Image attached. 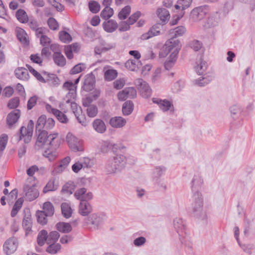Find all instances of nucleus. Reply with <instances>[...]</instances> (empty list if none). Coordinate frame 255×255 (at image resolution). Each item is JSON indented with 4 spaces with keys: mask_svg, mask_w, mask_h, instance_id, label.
<instances>
[{
    "mask_svg": "<svg viewBox=\"0 0 255 255\" xmlns=\"http://www.w3.org/2000/svg\"><path fill=\"white\" fill-rule=\"evenodd\" d=\"M37 138L35 144L36 149H40L46 146H51L54 149H57L60 146L61 140L58 137L57 133L48 134L46 130L37 131L36 132Z\"/></svg>",
    "mask_w": 255,
    "mask_h": 255,
    "instance_id": "nucleus-1",
    "label": "nucleus"
},
{
    "mask_svg": "<svg viewBox=\"0 0 255 255\" xmlns=\"http://www.w3.org/2000/svg\"><path fill=\"white\" fill-rule=\"evenodd\" d=\"M192 214L196 218L204 220L206 218V213L203 208V195H192Z\"/></svg>",
    "mask_w": 255,
    "mask_h": 255,
    "instance_id": "nucleus-2",
    "label": "nucleus"
},
{
    "mask_svg": "<svg viewBox=\"0 0 255 255\" xmlns=\"http://www.w3.org/2000/svg\"><path fill=\"white\" fill-rule=\"evenodd\" d=\"M180 47V41L174 38V37H170L169 39L166 41L161 49L159 56L160 57H165L171 52L170 56L174 57H177Z\"/></svg>",
    "mask_w": 255,
    "mask_h": 255,
    "instance_id": "nucleus-3",
    "label": "nucleus"
},
{
    "mask_svg": "<svg viewBox=\"0 0 255 255\" xmlns=\"http://www.w3.org/2000/svg\"><path fill=\"white\" fill-rule=\"evenodd\" d=\"M127 163L126 157L123 155H117L110 158L107 162L106 170L108 173H114L120 171Z\"/></svg>",
    "mask_w": 255,
    "mask_h": 255,
    "instance_id": "nucleus-4",
    "label": "nucleus"
},
{
    "mask_svg": "<svg viewBox=\"0 0 255 255\" xmlns=\"http://www.w3.org/2000/svg\"><path fill=\"white\" fill-rule=\"evenodd\" d=\"M105 219L104 214L93 213L84 219V225L91 230H97L101 228Z\"/></svg>",
    "mask_w": 255,
    "mask_h": 255,
    "instance_id": "nucleus-5",
    "label": "nucleus"
},
{
    "mask_svg": "<svg viewBox=\"0 0 255 255\" xmlns=\"http://www.w3.org/2000/svg\"><path fill=\"white\" fill-rule=\"evenodd\" d=\"M203 183V179L199 173L195 174L190 182V186L192 195H202L200 189Z\"/></svg>",
    "mask_w": 255,
    "mask_h": 255,
    "instance_id": "nucleus-6",
    "label": "nucleus"
},
{
    "mask_svg": "<svg viewBox=\"0 0 255 255\" xmlns=\"http://www.w3.org/2000/svg\"><path fill=\"white\" fill-rule=\"evenodd\" d=\"M208 10L209 6L207 5L196 7L191 11L190 19L193 21L201 20L207 13Z\"/></svg>",
    "mask_w": 255,
    "mask_h": 255,
    "instance_id": "nucleus-7",
    "label": "nucleus"
},
{
    "mask_svg": "<svg viewBox=\"0 0 255 255\" xmlns=\"http://www.w3.org/2000/svg\"><path fill=\"white\" fill-rule=\"evenodd\" d=\"M17 247V240L14 237L10 238L4 242L3 250L6 255H11L16 251Z\"/></svg>",
    "mask_w": 255,
    "mask_h": 255,
    "instance_id": "nucleus-8",
    "label": "nucleus"
},
{
    "mask_svg": "<svg viewBox=\"0 0 255 255\" xmlns=\"http://www.w3.org/2000/svg\"><path fill=\"white\" fill-rule=\"evenodd\" d=\"M135 84L143 98H147L151 96V90L145 81L141 79H137Z\"/></svg>",
    "mask_w": 255,
    "mask_h": 255,
    "instance_id": "nucleus-9",
    "label": "nucleus"
},
{
    "mask_svg": "<svg viewBox=\"0 0 255 255\" xmlns=\"http://www.w3.org/2000/svg\"><path fill=\"white\" fill-rule=\"evenodd\" d=\"M173 225L178 234L181 243L186 244V241L188 237L184 238L182 235L185 231V225L183 221L180 218H176L173 221Z\"/></svg>",
    "mask_w": 255,
    "mask_h": 255,
    "instance_id": "nucleus-10",
    "label": "nucleus"
},
{
    "mask_svg": "<svg viewBox=\"0 0 255 255\" xmlns=\"http://www.w3.org/2000/svg\"><path fill=\"white\" fill-rule=\"evenodd\" d=\"M23 191L25 193L26 199L29 201L35 200L39 196V192L34 185H24Z\"/></svg>",
    "mask_w": 255,
    "mask_h": 255,
    "instance_id": "nucleus-11",
    "label": "nucleus"
},
{
    "mask_svg": "<svg viewBox=\"0 0 255 255\" xmlns=\"http://www.w3.org/2000/svg\"><path fill=\"white\" fill-rule=\"evenodd\" d=\"M66 140L70 148L74 151H82L83 148L81 145L78 139L71 133H68L66 136Z\"/></svg>",
    "mask_w": 255,
    "mask_h": 255,
    "instance_id": "nucleus-12",
    "label": "nucleus"
},
{
    "mask_svg": "<svg viewBox=\"0 0 255 255\" xmlns=\"http://www.w3.org/2000/svg\"><path fill=\"white\" fill-rule=\"evenodd\" d=\"M152 102L157 104L160 109L163 112H166L168 110H170L171 111H173V105L167 100H162L158 98H154L152 99Z\"/></svg>",
    "mask_w": 255,
    "mask_h": 255,
    "instance_id": "nucleus-13",
    "label": "nucleus"
},
{
    "mask_svg": "<svg viewBox=\"0 0 255 255\" xmlns=\"http://www.w3.org/2000/svg\"><path fill=\"white\" fill-rule=\"evenodd\" d=\"M92 211V207L91 204L85 200L80 201L79 205L78 212L83 216H88Z\"/></svg>",
    "mask_w": 255,
    "mask_h": 255,
    "instance_id": "nucleus-14",
    "label": "nucleus"
},
{
    "mask_svg": "<svg viewBox=\"0 0 255 255\" xmlns=\"http://www.w3.org/2000/svg\"><path fill=\"white\" fill-rule=\"evenodd\" d=\"M214 74L212 73L203 74V76L194 81V84L202 87L209 83L214 78Z\"/></svg>",
    "mask_w": 255,
    "mask_h": 255,
    "instance_id": "nucleus-15",
    "label": "nucleus"
},
{
    "mask_svg": "<svg viewBox=\"0 0 255 255\" xmlns=\"http://www.w3.org/2000/svg\"><path fill=\"white\" fill-rule=\"evenodd\" d=\"M95 82V79L94 75L92 73L87 75L84 80L83 89L86 91H91L94 88Z\"/></svg>",
    "mask_w": 255,
    "mask_h": 255,
    "instance_id": "nucleus-16",
    "label": "nucleus"
},
{
    "mask_svg": "<svg viewBox=\"0 0 255 255\" xmlns=\"http://www.w3.org/2000/svg\"><path fill=\"white\" fill-rule=\"evenodd\" d=\"M58 181L56 178L53 177L49 179L43 189V192L46 193L50 191H54L58 189Z\"/></svg>",
    "mask_w": 255,
    "mask_h": 255,
    "instance_id": "nucleus-17",
    "label": "nucleus"
},
{
    "mask_svg": "<svg viewBox=\"0 0 255 255\" xmlns=\"http://www.w3.org/2000/svg\"><path fill=\"white\" fill-rule=\"evenodd\" d=\"M156 14L162 24L166 23L170 18L169 11L164 8H158L156 10Z\"/></svg>",
    "mask_w": 255,
    "mask_h": 255,
    "instance_id": "nucleus-18",
    "label": "nucleus"
},
{
    "mask_svg": "<svg viewBox=\"0 0 255 255\" xmlns=\"http://www.w3.org/2000/svg\"><path fill=\"white\" fill-rule=\"evenodd\" d=\"M20 112L19 110H15L10 113L7 116L6 122L9 127L15 124L20 117Z\"/></svg>",
    "mask_w": 255,
    "mask_h": 255,
    "instance_id": "nucleus-19",
    "label": "nucleus"
},
{
    "mask_svg": "<svg viewBox=\"0 0 255 255\" xmlns=\"http://www.w3.org/2000/svg\"><path fill=\"white\" fill-rule=\"evenodd\" d=\"M70 161L71 158L69 156L64 158L61 160L60 164L55 167L54 171L57 174L61 173L66 169Z\"/></svg>",
    "mask_w": 255,
    "mask_h": 255,
    "instance_id": "nucleus-20",
    "label": "nucleus"
},
{
    "mask_svg": "<svg viewBox=\"0 0 255 255\" xmlns=\"http://www.w3.org/2000/svg\"><path fill=\"white\" fill-rule=\"evenodd\" d=\"M93 127L94 129L99 133H103L106 130V126L104 122L101 119H97L95 120L92 123Z\"/></svg>",
    "mask_w": 255,
    "mask_h": 255,
    "instance_id": "nucleus-21",
    "label": "nucleus"
},
{
    "mask_svg": "<svg viewBox=\"0 0 255 255\" xmlns=\"http://www.w3.org/2000/svg\"><path fill=\"white\" fill-rule=\"evenodd\" d=\"M43 76H45V83H48L49 84L55 86L59 84V79L57 76L53 74H50L47 72H42Z\"/></svg>",
    "mask_w": 255,
    "mask_h": 255,
    "instance_id": "nucleus-22",
    "label": "nucleus"
},
{
    "mask_svg": "<svg viewBox=\"0 0 255 255\" xmlns=\"http://www.w3.org/2000/svg\"><path fill=\"white\" fill-rule=\"evenodd\" d=\"M126 120L121 117H115L110 120V125L115 128H123L126 124Z\"/></svg>",
    "mask_w": 255,
    "mask_h": 255,
    "instance_id": "nucleus-23",
    "label": "nucleus"
},
{
    "mask_svg": "<svg viewBox=\"0 0 255 255\" xmlns=\"http://www.w3.org/2000/svg\"><path fill=\"white\" fill-rule=\"evenodd\" d=\"M46 149L43 152V155L44 157L47 158L50 161H52L58 156V152L56 151V149H54L51 146L45 147Z\"/></svg>",
    "mask_w": 255,
    "mask_h": 255,
    "instance_id": "nucleus-24",
    "label": "nucleus"
},
{
    "mask_svg": "<svg viewBox=\"0 0 255 255\" xmlns=\"http://www.w3.org/2000/svg\"><path fill=\"white\" fill-rule=\"evenodd\" d=\"M220 20V15L218 12L211 16L205 24L206 28L214 27L218 25Z\"/></svg>",
    "mask_w": 255,
    "mask_h": 255,
    "instance_id": "nucleus-25",
    "label": "nucleus"
},
{
    "mask_svg": "<svg viewBox=\"0 0 255 255\" xmlns=\"http://www.w3.org/2000/svg\"><path fill=\"white\" fill-rule=\"evenodd\" d=\"M166 170V168L163 166L155 167L152 172V179L153 181L154 182L160 179V177L163 174Z\"/></svg>",
    "mask_w": 255,
    "mask_h": 255,
    "instance_id": "nucleus-26",
    "label": "nucleus"
},
{
    "mask_svg": "<svg viewBox=\"0 0 255 255\" xmlns=\"http://www.w3.org/2000/svg\"><path fill=\"white\" fill-rule=\"evenodd\" d=\"M16 77L22 80H27L29 79V73L28 70L23 67L18 68L15 71Z\"/></svg>",
    "mask_w": 255,
    "mask_h": 255,
    "instance_id": "nucleus-27",
    "label": "nucleus"
},
{
    "mask_svg": "<svg viewBox=\"0 0 255 255\" xmlns=\"http://www.w3.org/2000/svg\"><path fill=\"white\" fill-rule=\"evenodd\" d=\"M186 31V28L183 26H179L174 29H171L169 34L171 37H176L182 36Z\"/></svg>",
    "mask_w": 255,
    "mask_h": 255,
    "instance_id": "nucleus-28",
    "label": "nucleus"
},
{
    "mask_svg": "<svg viewBox=\"0 0 255 255\" xmlns=\"http://www.w3.org/2000/svg\"><path fill=\"white\" fill-rule=\"evenodd\" d=\"M56 226L57 230L62 233H69L72 230L71 224L68 223L59 222L56 224Z\"/></svg>",
    "mask_w": 255,
    "mask_h": 255,
    "instance_id": "nucleus-29",
    "label": "nucleus"
},
{
    "mask_svg": "<svg viewBox=\"0 0 255 255\" xmlns=\"http://www.w3.org/2000/svg\"><path fill=\"white\" fill-rule=\"evenodd\" d=\"M55 63L59 66H64L66 64V59L60 52H55L53 55Z\"/></svg>",
    "mask_w": 255,
    "mask_h": 255,
    "instance_id": "nucleus-30",
    "label": "nucleus"
},
{
    "mask_svg": "<svg viewBox=\"0 0 255 255\" xmlns=\"http://www.w3.org/2000/svg\"><path fill=\"white\" fill-rule=\"evenodd\" d=\"M207 67V64L206 62L204 61L201 58L197 61L195 70L199 75H203L206 71Z\"/></svg>",
    "mask_w": 255,
    "mask_h": 255,
    "instance_id": "nucleus-31",
    "label": "nucleus"
},
{
    "mask_svg": "<svg viewBox=\"0 0 255 255\" xmlns=\"http://www.w3.org/2000/svg\"><path fill=\"white\" fill-rule=\"evenodd\" d=\"M46 121L47 117L45 115H41L38 118L36 124V132H37V131L45 130Z\"/></svg>",
    "mask_w": 255,
    "mask_h": 255,
    "instance_id": "nucleus-32",
    "label": "nucleus"
},
{
    "mask_svg": "<svg viewBox=\"0 0 255 255\" xmlns=\"http://www.w3.org/2000/svg\"><path fill=\"white\" fill-rule=\"evenodd\" d=\"M104 77L106 81H111L115 79L118 76V72L115 69L106 70V67L104 68Z\"/></svg>",
    "mask_w": 255,
    "mask_h": 255,
    "instance_id": "nucleus-33",
    "label": "nucleus"
},
{
    "mask_svg": "<svg viewBox=\"0 0 255 255\" xmlns=\"http://www.w3.org/2000/svg\"><path fill=\"white\" fill-rule=\"evenodd\" d=\"M118 25L117 22L114 20H109L103 24V27L105 31L108 32H112L118 28Z\"/></svg>",
    "mask_w": 255,
    "mask_h": 255,
    "instance_id": "nucleus-34",
    "label": "nucleus"
},
{
    "mask_svg": "<svg viewBox=\"0 0 255 255\" xmlns=\"http://www.w3.org/2000/svg\"><path fill=\"white\" fill-rule=\"evenodd\" d=\"M17 37L18 39L23 44L25 45L29 44V40L27 38V35L25 31L22 28H18L16 30Z\"/></svg>",
    "mask_w": 255,
    "mask_h": 255,
    "instance_id": "nucleus-35",
    "label": "nucleus"
},
{
    "mask_svg": "<svg viewBox=\"0 0 255 255\" xmlns=\"http://www.w3.org/2000/svg\"><path fill=\"white\" fill-rule=\"evenodd\" d=\"M61 208L62 214L65 218H69L72 216V210L69 203L66 202L62 203Z\"/></svg>",
    "mask_w": 255,
    "mask_h": 255,
    "instance_id": "nucleus-36",
    "label": "nucleus"
},
{
    "mask_svg": "<svg viewBox=\"0 0 255 255\" xmlns=\"http://www.w3.org/2000/svg\"><path fill=\"white\" fill-rule=\"evenodd\" d=\"M17 20L23 23H26L28 21V15L25 11L22 9H19L15 14Z\"/></svg>",
    "mask_w": 255,
    "mask_h": 255,
    "instance_id": "nucleus-37",
    "label": "nucleus"
},
{
    "mask_svg": "<svg viewBox=\"0 0 255 255\" xmlns=\"http://www.w3.org/2000/svg\"><path fill=\"white\" fill-rule=\"evenodd\" d=\"M133 104L130 101H127L123 106L122 111L125 116L130 115L133 111Z\"/></svg>",
    "mask_w": 255,
    "mask_h": 255,
    "instance_id": "nucleus-38",
    "label": "nucleus"
},
{
    "mask_svg": "<svg viewBox=\"0 0 255 255\" xmlns=\"http://www.w3.org/2000/svg\"><path fill=\"white\" fill-rule=\"evenodd\" d=\"M42 211L44 213L47 214V216L51 217L53 216L54 213V208L52 204L50 202H46L44 203L43 206Z\"/></svg>",
    "mask_w": 255,
    "mask_h": 255,
    "instance_id": "nucleus-39",
    "label": "nucleus"
},
{
    "mask_svg": "<svg viewBox=\"0 0 255 255\" xmlns=\"http://www.w3.org/2000/svg\"><path fill=\"white\" fill-rule=\"evenodd\" d=\"M47 241V232L45 230H42L41 231L37 238V242L38 245L41 247L42 246L46 241Z\"/></svg>",
    "mask_w": 255,
    "mask_h": 255,
    "instance_id": "nucleus-40",
    "label": "nucleus"
},
{
    "mask_svg": "<svg viewBox=\"0 0 255 255\" xmlns=\"http://www.w3.org/2000/svg\"><path fill=\"white\" fill-rule=\"evenodd\" d=\"M23 132H26V134L25 135L24 137H22L24 139V142L25 143H29L32 137V130L30 129H27V128L24 127H21L20 128V133L23 135Z\"/></svg>",
    "mask_w": 255,
    "mask_h": 255,
    "instance_id": "nucleus-41",
    "label": "nucleus"
},
{
    "mask_svg": "<svg viewBox=\"0 0 255 255\" xmlns=\"http://www.w3.org/2000/svg\"><path fill=\"white\" fill-rule=\"evenodd\" d=\"M37 222L41 225H45L47 223V216L42 211H37L36 213Z\"/></svg>",
    "mask_w": 255,
    "mask_h": 255,
    "instance_id": "nucleus-42",
    "label": "nucleus"
},
{
    "mask_svg": "<svg viewBox=\"0 0 255 255\" xmlns=\"http://www.w3.org/2000/svg\"><path fill=\"white\" fill-rule=\"evenodd\" d=\"M139 62L134 59H129L125 63V67L130 71H136Z\"/></svg>",
    "mask_w": 255,
    "mask_h": 255,
    "instance_id": "nucleus-43",
    "label": "nucleus"
},
{
    "mask_svg": "<svg viewBox=\"0 0 255 255\" xmlns=\"http://www.w3.org/2000/svg\"><path fill=\"white\" fill-rule=\"evenodd\" d=\"M22 226L26 231V235L31 231L32 227V221L30 216H25L22 221Z\"/></svg>",
    "mask_w": 255,
    "mask_h": 255,
    "instance_id": "nucleus-44",
    "label": "nucleus"
},
{
    "mask_svg": "<svg viewBox=\"0 0 255 255\" xmlns=\"http://www.w3.org/2000/svg\"><path fill=\"white\" fill-rule=\"evenodd\" d=\"M99 96V93H98L96 94L92 95L83 99L82 100L83 106L89 107V106L91 105V104L92 103L93 100H96Z\"/></svg>",
    "mask_w": 255,
    "mask_h": 255,
    "instance_id": "nucleus-45",
    "label": "nucleus"
},
{
    "mask_svg": "<svg viewBox=\"0 0 255 255\" xmlns=\"http://www.w3.org/2000/svg\"><path fill=\"white\" fill-rule=\"evenodd\" d=\"M131 10V7L129 5L124 7L119 13L118 16L121 20L125 19L129 14Z\"/></svg>",
    "mask_w": 255,
    "mask_h": 255,
    "instance_id": "nucleus-46",
    "label": "nucleus"
},
{
    "mask_svg": "<svg viewBox=\"0 0 255 255\" xmlns=\"http://www.w3.org/2000/svg\"><path fill=\"white\" fill-rule=\"evenodd\" d=\"M60 237L59 234L57 231H52L49 235H47V244L55 243Z\"/></svg>",
    "mask_w": 255,
    "mask_h": 255,
    "instance_id": "nucleus-47",
    "label": "nucleus"
},
{
    "mask_svg": "<svg viewBox=\"0 0 255 255\" xmlns=\"http://www.w3.org/2000/svg\"><path fill=\"white\" fill-rule=\"evenodd\" d=\"M89 7L90 10L93 13L98 12L100 9V5L96 1L91 0L89 2Z\"/></svg>",
    "mask_w": 255,
    "mask_h": 255,
    "instance_id": "nucleus-48",
    "label": "nucleus"
},
{
    "mask_svg": "<svg viewBox=\"0 0 255 255\" xmlns=\"http://www.w3.org/2000/svg\"><path fill=\"white\" fill-rule=\"evenodd\" d=\"M61 245L59 244L51 243L46 249V251L51 254H55L61 249Z\"/></svg>",
    "mask_w": 255,
    "mask_h": 255,
    "instance_id": "nucleus-49",
    "label": "nucleus"
},
{
    "mask_svg": "<svg viewBox=\"0 0 255 255\" xmlns=\"http://www.w3.org/2000/svg\"><path fill=\"white\" fill-rule=\"evenodd\" d=\"M114 13L113 9L110 7H105L101 11V16L106 19L111 17Z\"/></svg>",
    "mask_w": 255,
    "mask_h": 255,
    "instance_id": "nucleus-50",
    "label": "nucleus"
},
{
    "mask_svg": "<svg viewBox=\"0 0 255 255\" xmlns=\"http://www.w3.org/2000/svg\"><path fill=\"white\" fill-rule=\"evenodd\" d=\"M177 57H173L169 56L168 59L165 61L164 63V67L165 68L169 70H170L174 65L176 60H177Z\"/></svg>",
    "mask_w": 255,
    "mask_h": 255,
    "instance_id": "nucleus-51",
    "label": "nucleus"
},
{
    "mask_svg": "<svg viewBox=\"0 0 255 255\" xmlns=\"http://www.w3.org/2000/svg\"><path fill=\"white\" fill-rule=\"evenodd\" d=\"M125 93L127 95V98L133 99L136 96V90L133 87H127L124 89Z\"/></svg>",
    "mask_w": 255,
    "mask_h": 255,
    "instance_id": "nucleus-52",
    "label": "nucleus"
},
{
    "mask_svg": "<svg viewBox=\"0 0 255 255\" xmlns=\"http://www.w3.org/2000/svg\"><path fill=\"white\" fill-rule=\"evenodd\" d=\"M87 113L89 117L94 118L96 117L98 114L97 106L94 105L89 106L87 109Z\"/></svg>",
    "mask_w": 255,
    "mask_h": 255,
    "instance_id": "nucleus-53",
    "label": "nucleus"
},
{
    "mask_svg": "<svg viewBox=\"0 0 255 255\" xmlns=\"http://www.w3.org/2000/svg\"><path fill=\"white\" fill-rule=\"evenodd\" d=\"M55 116L57 118V120L61 123H67L68 121L67 116L62 112L58 111H55Z\"/></svg>",
    "mask_w": 255,
    "mask_h": 255,
    "instance_id": "nucleus-54",
    "label": "nucleus"
},
{
    "mask_svg": "<svg viewBox=\"0 0 255 255\" xmlns=\"http://www.w3.org/2000/svg\"><path fill=\"white\" fill-rule=\"evenodd\" d=\"M59 34L60 40L64 43L69 42L72 40L71 35L66 31H61Z\"/></svg>",
    "mask_w": 255,
    "mask_h": 255,
    "instance_id": "nucleus-55",
    "label": "nucleus"
},
{
    "mask_svg": "<svg viewBox=\"0 0 255 255\" xmlns=\"http://www.w3.org/2000/svg\"><path fill=\"white\" fill-rule=\"evenodd\" d=\"M86 66L84 63H79L76 65L71 70V74H75L81 72L82 71L86 69Z\"/></svg>",
    "mask_w": 255,
    "mask_h": 255,
    "instance_id": "nucleus-56",
    "label": "nucleus"
},
{
    "mask_svg": "<svg viewBox=\"0 0 255 255\" xmlns=\"http://www.w3.org/2000/svg\"><path fill=\"white\" fill-rule=\"evenodd\" d=\"M76 90H72L66 94L65 101L67 104L74 101L76 96Z\"/></svg>",
    "mask_w": 255,
    "mask_h": 255,
    "instance_id": "nucleus-57",
    "label": "nucleus"
},
{
    "mask_svg": "<svg viewBox=\"0 0 255 255\" xmlns=\"http://www.w3.org/2000/svg\"><path fill=\"white\" fill-rule=\"evenodd\" d=\"M47 24L49 28L52 30H56L58 29V23L54 18H49L47 20Z\"/></svg>",
    "mask_w": 255,
    "mask_h": 255,
    "instance_id": "nucleus-58",
    "label": "nucleus"
},
{
    "mask_svg": "<svg viewBox=\"0 0 255 255\" xmlns=\"http://www.w3.org/2000/svg\"><path fill=\"white\" fill-rule=\"evenodd\" d=\"M141 13L139 11H137L132 14L127 20V22L129 24H133L140 16Z\"/></svg>",
    "mask_w": 255,
    "mask_h": 255,
    "instance_id": "nucleus-59",
    "label": "nucleus"
},
{
    "mask_svg": "<svg viewBox=\"0 0 255 255\" xmlns=\"http://www.w3.org/2000/svg\"><path fill=\"white\" fill-rule=\"evenodd\" d=\"M190 47L195 51H198L202 47V43L197 40H193L189 43Z\"/></svg>",
    "mask_w": 255,
    "mask_h": 255,
    "instance_id": "nucleus-60",
    "label": "nucleus"
},
{
    "mask_svg": "<svg viewBox=\"0 0 255 255\" xmlns=\"http://www.w3.org/2000/svg\"><path fill=\"white\" fill-rule=\"evenodd\" d=\"M184 82L181 80H179L175 82L173 86L172 89L174 93H178L184 87Z\"/></svg>",
    "mask_w": 255,
    "mask_h": 255,
    "instance_id": "nucleus-61",
    "label": "nucleus"
},
{
    "mask_svg": "<svg viewBox=\"0 0 255 255\" xmlns=\"http://www.w3.org/2000/svg\"><path fill=\"white\" fill-rule=\"evenodd\" d=\"M87 192V189L85 188H82L79 189H77L76 192L74 193V196L75 198L80 200V201H82V199L83 198L84 193Z\"/></svg>",
    "mask_w": 255,
    "mask_h": 255,
    "instance_id": "nucleus-62",
    "label": "nucleus"
},
{
    "mask_svg": "<svg viewBox=\"0 0 255 255\" xmlns=\"http://www.w3.org/2000/svg\"><path fill=\"white\" fill-rule=\"evenodd\" d=\"M19 103V98L15 97L9 100L7 106L10 109H15L18 107Z\"/></svg>",
    "mask_w": 255,
    "mask_h": 255,
    "instance_id": "nucleus-63",
    "label": "nucleus"
},
{
    "mask_svg": "<svg viewBox=\"0 0 255 255\" xmlns=\"http://www.w3.org/2000/svg\"><path fill=\"white\" fill-rule=\"evenodd\" d=\"M79 162L80 164L82 165L83 168H89L92 166L91 161L88 157H84L82 159H81Z\"/></svg>",
    "mask_w": 255,
    "mask_h": 255,
    "instance_id": "nucleus-64",
    "label": "nucleus"
}]
</instances>
